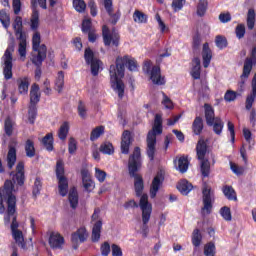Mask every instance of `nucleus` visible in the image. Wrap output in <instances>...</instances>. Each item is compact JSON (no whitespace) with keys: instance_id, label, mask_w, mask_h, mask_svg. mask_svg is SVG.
Instances as JSON below:
<instances>
[{"instance_id":"23","label":"nucleus","mask_w":256,"mask_h":256,"mask_svg":"<svg viewBox=\"0 0 256 256\" xmlns=\"http://www.w3.org/2000/svg\"><path fill=\"white\" fill-rule=\"evenodd\" d=\"M202 59H203V67L207 69L209 65H211V59H213V52L211 48H209V43H204L202 48Z\"/></svg>"},{"instance_id":"14","label":"nucleus","mask_w":256,"mask_h":256,"mask_svg":"<svg viewBox=\"0 0 256 256\" xmlns=\"http://www.w3.org/2000/svg\"><path fill=\"white\" fill-rule=\"evenodd\" d=\"M88 237H89V234L87 233L86 227H81L76 232L72 233L71 243H72L73 249L75 250L79 249V245H81V243H85Z\"/></svg>"},{"instance_id":"16","label":"nucleus","mask_w":256,"mask_h":256,"mask_svg":"<svg viewBox=\"0 0 256 256\" xmlns=\"http://www.w3.org/2000/svg\"><path fill=\"white\" fill-rule=\"evenodd\" d=\"M147 155L150 161H155V147L157 145V136L155 133L148 132L147 134Z\"/></svg>"},{"instance_id":"52","label":"nucleus","mask_w":256,"mask_h":256,"mask_svg":"<svg viewBox=\"0 0 256 256\" xmlns=\"http://www.w3.org/2000/svg\"><path fill=\"white\" fill-rule=\"evenodd\" d=\"M84 59L86 62V65H89V63H93V61H96L97 58H95V53L91 48H86L84 52Z\"/></svg>"},{"instance_id":"31","label":"nucleus","mask_w":256,"mask_h":256,"mask_svg":"<svg viewBox=\"0 0 256 256\" xmlns=\"http://www.w3.org/2000/svg\"><path fill=\"white\" fill-rule=\"evenodd\" d=\"M17 84L20 95H27L29 93V78H19Z\"/></svg>"},{"instance_id":"60","label":"nucleus","mask_w":256,"mask_h":256,"mask_svg":"<svg viewBox=\"0 0 256 256\" xmlns=\"http://www.w3.org/2000/svg\"><path fill=\"white\" fill-rule=\"evenodd\" d=\"M185 5V0H173L172 1V8L177 13V11H181L183 6Z\"/></svg>"},{"instance_id":"55","label":"nucleus","mask_w":256,"mask_h":256,"mask_svg":"<svg viewBox=\"0 0 256 256\" xmlns=\"http://www.w3.org/2000/svg\"><path fill=\"white\" fill-rule=\"evenodd\" d=\"M238 95H239V93H237L233 90H227L224 95V101H226L227 103H231V102L235 101V99H237Z\"/></svg>"},{"instance_id":"34","label":"nucleus","mask_w":256,"mask_h":256,"mask_svg":"<svg viewBox=\"0 0 256 256\" xmlns=\"http://www.w3.org/2000/svg\"><path fill=\"white\" fill-rule=\"evenodd\" d=\"M210 127L213 128L215 135L221 136V133H223V128L225 127V122H223L221 117H216V120L212 122Z\"/></svg>"},{"instance_id":"19","label":"nucleus","mask_w":256,"mask_h":256,"mask_svg":"<svg viewBox=\"0 0 256 256\" xmlns=\"http://www.w3.org/2000/svg\"><path fill=\"white\" fill-rule=\"evenodd\" d=\"M150 79L154 85H165V78L161 77V67H152L150 71Z\"/></svg>"},{"instance_id":"33","label":"nucleus","mask_w":256,"mask_h":256,"mask_svg":"<svg viewBox=\"0 0 256 256\" xmlns=\"http://www.w3.org/2000/svg\"><path fill=\"white\" fill-rule=\"evenodd\" d=\"M24 149H25L26 157H29V159H33V157H35L36 150H35V142H33V140L31 139L26 140Z\"/></svg>"},{"instance_id":"61","label":"nucleus","mask_w":256,"mask_h":256,"mask_svg":"<svg viewBox=\"0 0 256 256\" xmlns=\"http://www.w3.org/2000/svg\"><path fill=\"white\" fill-rule=\"evenodd\" d=\"M100 251L102 256H109V253H111V245L109 242H104L100 247Z\"/></svg>"},{"instance_id":"15","label":"nucleus","mask_w":256,"mask_h":256,"mask_svg":"<svg viewBox=\"0 0 256 256\" xmlns=\"http://www.w3.org/2000/svg\"><path fill=\"white\" fill-rule=\"evenodd\" d=\"M105 11L108 13L110 17L111 25H117L119 23V19H121V10L113 13V0H104L103 2Z\"/></svg>"},{"instance_id":"64","label":"nucleus","mask_w":256,"mask_h":256,"mask_svg":"<svg viewBox=\"0 0 256 256\" xmlns=\"http://www.w3.org/2000/svg\"><path fill=\"white\" fill-rule=\"evenodd\" d=\"M111 249H112V256H123V250L121 249V246L117 244H112Z\"/></svg>"},{"instance_id":"3","label":"nucleus","mask_w":256,"mask_h":256,"mask_svg":"<svg viewBox=\"0 0 256 256\" xmlns=\"http://www.w3.org/2000/svg\"><path fill=\"white\" fill-rule=\"evenodd\" d=\"M30 28L35 33L32 36V50L33 54L31 61L36 65H41L45 59H47V45L41 44V33L37 31L39 29V10H37V1H32V14L30 18Z\"/></svg>"},{"instance_id":"28","label":"nucleus","mask_w":256,"mask_h":256,"mask_svg":"<svg viewBox=\"0 0 256 256\" xmlns=\"http://www.w3.org/2000/svg\"><path fill=\"white\" fill-rule=\"evenodd\" d=\"M256 97V74L252 79V93L246 98V109L249 111L251 107H253V103H255Z\"/></svg>"},{"instance_id":"25","label":"nucleus","mask_w":256,"mask_h":256,"mask_svg":"<svg viewBox=\"0 0 256 256\" xmlns=\"http://www.w3.org/2000/svg\"><path fill=\"white\" fill-rule=\"evenodd\" d=\"M196 155L197 159H205V155H207V143L205 140L200 139L196 145Z\"/></svg>"},{"instance_id":"18","label":"nucleus","mask_w":256,"mask_h":256,"mask_svg":"<svg viewBox=\"0 0 256 256\" xmlns=\"http://www.w3.org/2000/svg\"><path fill=\"white\" fill-rule=\"evenodd\" d=\"M49 245L51 249H63L65 238L59 233H52L49 237Z\"/></svg>"},{"instance_id":"41","label":"nucleus","mask_w":256,"mask_h":256,"mask_svg":"<svg viewBox=\"0 0 256 256\" xmlns=\"http://www.w3.org/2000/svg\"><path fill=\"white\" fill-rule=\"evenodd\" d=\"M149 16L143 13L141 10H135L133 13L134 23H147Z\"/></svg>"},{"instance_id":"24","label":"nucleus","mask_w":256,"mask_h":256,"mask_svg":"<svg viewBox=\"0 0 256 256\" xmlns=\"http://www.w3.org/2000/svg\"><path fill=\"white\" fill-rule=\"evenodd\" d=\"M41 101V92H39V86L33 84L30 89V105L37 107V103Z\"/></svg>"},{"instance_id":"63","label":"nucleus","mask_w":256,"mask_h":256,"mask_svg":"<svg viewBox=\"0 0 256 256\" xmlns=\"http://www.w3.org/2000/svg\"><path fill=\"white\" fill-rule=\"evenodd\" d=\"M12 8L14 15H19L21 13V0H12Z\"/></svg>"},{"instance_id":"12","label":"nucleus","mask_w":256,"mask_h":256,"mask_svg":"<svg viewBox=\"0 0 256 256\" xmlns=\"http://www.w3.org/2000/svg\"><path fill=\"white\" fill-rule=\"evenodd\" d=\"M134 141L135 138L133 137V133L129 130H124L120 142V151L122 155H129V149Z\"/></svg>"},{"instance_id":"56","label":"nucleus","mask_w":256,"mask_h":256,"mask_svg":"<svg viewBox=\"0 0 256 256\" xmlns=\"http://www.w3.org/2000/svg\"><path fill=\"white\" fill-rule=\"evenodd\" d=\"M95 177L99 183H104L105 179H107V172L99 168H95Z\"/></svg>"},{"instance_id":"38","label":"nucleus","mask_w":256,"mask_h":256,"mask_svg":"<svg viewBox=\"0 0 256 256\" xmlns=\"http://www.w3.org/2000/svg\"><path fill=\"white\" fill-rule=\"evenodd\" d=\"M177 171H180V173H187L189 169V159L187 156H181L178 159V167H176Z\"/></svg>"},{"instance_id":"45","label":"nucleus","mask_w":256,"mask_h":256,"mask_svg":"<svg viewBox=\"0 0 256 256\" xmlns=\"http://www.w3.org/2000/svg\"><path fill=\"white\" fill-rule=\"evenodd\" d=\"M100 152L104 155H113V153H115V148L113 147L112 143L106 142L101 144Z\"/></svg>"},{"instance_id":"36","label":"nucleus","mask_w":256,"mask_h":256,"mask_svg":"<svg viewBox=\"0 0 256 256\" xmlns=\"http://www.w3.org/2000/svg\"><path fill=\"white\" fill-rule=\"evenodd\" d=\"M63 87H65V72L59 71L55 80V90L58 93H61L63 91Z\"/></svg>"},{"instance_id":"58","label":"nucleus","mask_w":256,"mask_h":256,"mask_svg":"<svg viewBox=\"0 0 256 256\" xmlns=\"http://www.w3.org/2000/svg\"><path fill=\"white\" fill-rule=\"evenodd\" d=\"M76 151H77V140L71 137L68 142V153H70V155H75Z\"/></svg>"},{"instance_id":"11","label":"nucleus","mask_w":256,"mask_h":256,"mask_svg":"<svg viewBox=\"0 0 256 256\" xmlns=\"http://www.w3.org/2000/svg\"><path fill=\"white\" fill-rule=\"evenodd\" d=\"M165 181V173L163 170H159L155 177L152 180V183L150 185V197L151 199H155L157 197V193H159V190L163 186V183Z\"/></svg>"},{"instance_id":"46","label":"nucleus","mask_w":256,"mask_h":256,"mask_svg":"<svg viewBox=\"0 0 256 256\" xmlns=\"http://www.w3.org/2000/svg\"><path fill=\"white\" fill-rule=\"evenodd\" d=\"M72 5L77 13H85V9H87L85 0H73Z\"/></svg>"},{"instance_id":"48","label":"nucleus","mask_w":256,"mask_h":256,"mask_svg":"<svg viewBox=\"0 0 256 256\" xmlns=\"http://www.w3.org/2000/svg\"><path fill=\"white\" fill-rule=\"evenodd\" d=\"M101 63H102L101 60L96 59L88 64L90 65V69L93 77H97V75H99V69L101 68Z\"/></svg>"},{"instance_id":"9","label":"nucleus","mask_w":256,"mask_h":256,"mask_svg":"<svg viewBox=\"0 0 256 256\" xmlns=\"http://www.w3.org/2000/svg\"><path fill=\"white\" fill-rule=\"evenodd\" d=\"M109 75H110V83L111 87L114 88V91H117L119 99H123L125 97V83H123V77L119 75L113 67L109 68Z\"/></svg>"},{"instance_id":"26","label":"nucleus","mask_w":256,"mask_h":256,"mask_svg":"<svg viewBox=\"0 0 256 256\" xmlns=\"http://www.w3.org/2000/svg\"><path fill=\"white\" fill-rule=\"evenodd\" d=\"M205 125L203 124V118L197 116L192 123V132L194 135H201L203 133Z\"/></svg>"},{"instance_id":"13","label":"nucleus","mask_w":256,"mask_h":256,"mask_svg":"<svg viewBox=\"0 0 256 256\" xmlns=\"http://www.w3.org/2000/svg\"><path fill=\"white\" fill-rule=\"evenodd\" d=\"M254 65H256V46L252 48L251 57L246 58L244 61L243 72L240 76L241 79H249Z\"/></svg>"},{"instance_id":"49","label":"nucleus","mask_w":256,"mask_h":256,"mask_svg":"<svg viewBox=\"0 0 256 256\" xmlns=\"http://www.w3.org/2000/svg\"><path fill=\"white\" fill-rule=\"evenodd\" d=\"M0 22L5 29H9V26L11 25V17L9 14H7V12L0 11Z\"/></svg>"},{"instance_id":"22","label":"nucleus","mask_w":256,"mask_h":256,"mask_svg":"<svg viewBox=\"0 0 256 256\" xmlns=\"http://www.w3.org/2000/svg\"><path fill=\"white\" fill-rule=\"evenodd\" d=\"M6 161L8 169H13V167H15V163H17V148L11 144L8 146Z\"/></svg>"},{"instance_id":"53","label":"nucleus","mask_w":256,"mask_h":256,"mask_svg":"<svg viewBox=\"0 0 256 256\" xmlns=\"http://www.w3.org/2000/svg\"><path fill=\"white\" fill-rule=\"evenodd\" d=\"M82 33L86 34L90 31H93L95 28H93V23L91 22V19H85L82 21Z\"/></svg>"},{"instance_id":"51","label":"nucleus","mask_w":256,"mask_h":256,"mask_svg":"<svg viewBox=\"0 0 256 256\" xmlns=\"http://www.w3.org/2000/svg\"><path fill=\"white\" fill-rule=\"evenodd\" d=\"M220 215L224 219V221H232L233 220V216L231 215V208H229L228 206H223L220 209Z\"/></svg>"},{"instance_id":"29","label":"nucleus","mask_w":256,"mask_h":256,"mask_svg":"<svg viewBox=\"0 0 256 256\" xmlns=\"http://www.w3.org/2000/svg\"><path fill=\"white\" fill-rule=\"evenodd\" d=\"M200 173L202 177L205 179L211 175V162H209V159H200Z\"/></svg>"},{"instance_id":"30","label":"nucleus","mask_w":256,"mask_h":256,"mask_svg":"<svg viewBox=\"0 0 256 256\" xmlns=\"http://www.w3.org/2000/svg\"><path fill=\"white\" fill-rule=\"evenodd\" d=\"M177 189L180 191L181 195H189V193L193 191V184L187 180H182L178 183Z\"/></svg>"},{"instance_id":"1","label":"nucleus","mask_w":256,"mask_h":256,"mask_svg":"<svg viewBox=\"0 0 256 256\" xmlns=\"http://www.w3.org/2000/svg\"><path fill=\"white\" fill-rule=\"evenodd\" d=\"M12 180H5L3 188L0 189V215L4 213V225H10L12 238L18 247L27 251V242L23 231L19 229V222L17 221V196L13 194L15 185L23 187L25 185V162L20 161L16 165V172H10ZM12 217V222H11Z\"/></svg>"},{"instance_id":"7","label":"nucleus","mask_w":256,"mask_h":256,"mask_svg":"<svg viewBox=\"0 0 256 256\" xmlns=\"http://www.w3.org/2000/svg\"><path fill=\"white\" fill-rule=\"evenodd\" d=\"M202 203V215L205 216V212L206 215H211V212L213 211V203H215V190L211 188L207 182H205L202 187Z\"/></svg>"},{"instance_id":"39","label":"nucleus","mask_w":256,"mask_h":256,"mask_svg":"<svg viewBox=\"0 0 256 256\" xmlns=\"http://www.w3.org/2000/svg\"><path fill=\"white\" fill-rule=\"evenodd\" d=\"M246 25L249 31L255 29V9L250 8L247 13Z\"/></svg>"},{"instance_id":"42","label":"nucleus","mask_w":256,"mask_h":256,"mask_svg":"<svg viewBox=\"0 0 256 256\" xmlns=\"http://www.w3.org/2000/svg\"><path fill=\"white\" fill-rule=\"evenodd\" d=\"M105 133V126H97L90 133V141H97Z\"/></svg>"},{"instance_id":"37","label":"nucleus","mask_w":256,"mask_h":256,"mask_svg":"<svg viewBox=\"0 0 256 256\" xmlns=\"http://www.w3.org/2000/svg\"><path fill=\"white\" fill-rule=\"evenodd\" d=\"M41 189H43V181L39 177H36L32 186V196L34 199H37L41 195Z\"/></svg>"},{"instance_id":"17","label":"nucleus","mask_w":256,"mask_h":256,"mask_svg":"<svg viewBox=\"0 0 256 256\" xmlns=\"http://www.w3.org/2000/svg\"><path fill=\"white\" fill-rule=\"evenodd\" d=\"M81 177H82V183L85 191L88 193H91L93 189H95V182L91 179V174L89 173V170L83 168L81 171Z\"/></svg>"},{"instance_id":"4","label":"nucleus","mask_w":256,"mask_h":256,"mask_svg":"<svg viewBox=\"0 0 256 256\" xmlns=\"http://www.w3.org/2000/svg\"><path fill=\"white\" fill-rule=\"evenodd\" d=\"M56 178L58 179V191L61 197H67L71 209L79 207V192L77 187L73 186L69 190V180L65 177V164L62 160L56 162Z\"/></svg>"},{"instance_id":"10","label":"nucleus","mask_w":256,"mask_h":256,"mask_svg":"<svg viewBox=\"0 0 256 256\" xmlns=\"http://www.w3.org/2000/svg\"><path fill=\"white\" fill-rule=\"evenodd\" d=\"M102 39L105 47H111V43L114 45V47H119L121 36H119V33L111 34L109 27L107 25H103Z\"/></svg>"},{"instance_id":"8","label":"nucleus","mask_w":256,"mask_h":256,"mask_svg":"<svg viewBox=\"0 0 256 256\" xmlns=\"http://www.w3.org/2000/svg\"><path fill=\"white\" fill-rule=\"evenodd\" d=\"M13 51H15L13 46L8 47L5 50L4 55L2 56L3 75L6 81H9V79H13Z\"/></svg>"},{"instance_id":"21","label":"nucleus","mask_w":256,"mask_h":256,"mask_svg":"<svg viewBox=\"0 0 256 256\" xmlns=\"http://www.w3.org/2000/svg\"><path fill=\"white\" fill-rule=\"evenodd\" d=\"M103 229V220H97L92 227L91 241L92 243H99L101 239V231Z\"/></svg>"},{"instance_id":"54","label":"nucleus","mask_w":256,"mask_h":256,"mask_svg":"<svg viewBox=\"0 0 256 256\" xmlns=\"http://www.w3.org/2000/svg\"><path fill=\"white\" fill-rule=\"evenodd\" d=\"M215 243L213 242H208L204 246V255L205 256H215Z\"/></svg>"},{"instance_id":"2","label":"nucleus","mask_w":256,"mask_h":256,"mask_svg":"<svg viewBox=\"0 0 256 256\" xmlns=\"http://www.w3.org/2000/svg\"><path fill=\"white\" fill-rule=\"evenodd\" d=\"M143 161L141 160V148L136 146L133 153L128 159V173L132 179H134V189L136 197H140V209L142 211V223L141 228L142 237L147 239L149 235V226L147 224L151 220V213H153V205L149 203V196L143 194L145 189V182L143 181V176L139 174Z\"/></svg>"},{"instance_id":"27","label":"nucleus","mask_w":256,"mask_h":256,"mask_svg":"<svg viewBox=\"0 0 256 256\" xmlns=\"http://www.w3.org/2000/svg\"><path fill=\"white\" fill-rule=\"evenodd\" d=\"M41 143L43 145V147H45L46 151H53L55 149V147L53 146V144L55 143V138H53V133H48L46 134L42 140Z\"/></svg>"},{"instance_id":"47","label":"nucleus","mask_w":256,"mask_h":256,"mask_svg":"<svg viewBox=\"0 0 256 256\" xmlns=\"http://www.w3.org/2000/svg\"><path fill=\"white\" fill-rule=\"evenodd\" d=\"M37 119V106L30 105L28 108V121L31 125H35Z\"/></svg>"},{"instance_id":"50","label":"nucleus","mask_w":256,"mask_h":256,"mask_svg":"<svg viewBox=\"0 0 256 256\" xmlns=\"http://www.w3.org/2000/svg\"><path fill=\"white\" fill-rule=\"evenodd\" d=\"M4 132L7 135V137H11L13 135V120H11V118L5 119Z\"/></svg>"},{"instance_id":"6","label":"nucleus","mask_w":256,"mask_h":256,"mask_svg":"<svg viewBox=\"0 0 256 256\" xmlns=\"http://www.w3.org/2000/svg\"><path fill=\"white\" fill-rule=\"evenodd\" d=\"M125 67L131 72L139 71V63L130 55L118 56L115 64L110 65V69L114 68V71L118 72L120 77H125Z\"/></svg>"},{"instance_id":"59","label":"nucleus","mask_w":256,"mask_h":256,"mask_svg":"<svg viewBox=\"0 0 256 256\" xmlns=\"http://www.w3.org/2000/svg\"><path fill=\"white\" fill-rule=\"evenodd\" d=\"M162 96H163L162 105H164L166 109H173L174 106L171 98H169V96H167L165 92H162Z\"/></svg>"},{"instance_id":"35","label":"nucleus","mask_w":256,"mask_h":256,"mask_svg":"<svg viewBox=\"0 0 256 256\" xmlns=\"http://www.w3.org/2000/svg\"><path fill=\"white\" fill-rule=\"evenodd\" d=\"M207 9H209V0H199L197 4L196 14L198 15V17H205Z\"/></svg>"},{"instance_id":"44","label":"nucleus","mask_w":256,"mask_h":256,"mask_svg":"<svg viewBox=\"0 0 256 256\" xmlns=\"http://www.w3.org/2000/svg\"><path fill=\"white\" fill-rule=\"evenodd\" d=\"M215 44L218 49L223 50L227 49V45H229V42L227 41V37L223 35H217L215 37Z\"/></svg>"},{"instance_id":"20","label":"nucleus","mask_w":256,"mask_h":256,"mask_svg":"<svg viewBox=\"0 0 256 256\" xmlns=\"http://www.w3.org/2000/svg\"><path fill=\"white\" fill-rule=\"evenodd\" d=\"M204 115L206 119V125H208V127H211V125H213V122L217 121V117H215V109L213 108V106H211V104H204Z\"/></svg>"},{"instance_id":"43","label":"nucleus","mask_w":256,"mask_h":256,"mask_svg":"<svg viewBox=\"0 0 256 256\" xmlns=\"http://www.w3.org/2000/svg\"><path fill=\"white\" fill-rule=\"evenodd\" d=\"M67 135H69V122H64L58 130V137L61 141H65Z\"/></svg>"},{"instance_id":"40","label":"nucleus","mask_w":256,"mask_h":256,"mask_svg":"<svg viewBox=\"0 0 256 256\" xmlns=\"http://www.w3.org/2000/svg\"><path fill=\"white\" fill-rule=\"evenodd\" d=\"M203 241V234H201V230L196 228L192 232V245L194 247H201V243Z\"/></svg>"},{"instance_id":"32","label":"nucleus","mask_w":256,"mask_h":256,"mask_svg":"<svg viewBox=\"0 0 256 256\" xmlns=\"http://www.w3.org/2000/svg\"><path fill=\"white\" fill-rule=\"evenodd\" d=\"M222 192L228 201H237V192L233 186L225 185L222 188Z\"/></svg>"},{"instance_id":"57","label":"nucleus","mask_w":256,"mask_h":256,"mask_svg":"<svg viewBox=\"0 0 256 256\" xmlns=\"http://www.w3.org/2000/svg\"><path fill=\"white\" fill-rule=\"evenodd\" d=\"M245 24H238L235 28V35L237 39H243L245 37Z\"/></svg>"},{"instance_id":"5","label":"nucleus","mask_w":256,"mask_h":256,"mask_svg":"<svg viewBox=\"0 0 256 256\" xmlns=\"http://www.w3.org/2000/svg\"><path fill=\"white\" fill-rule=\"evenodd\" d=\"M12 27L14 29L15 36L19 41L18 53L20 55V59L25 61V59H27V33L23 31V18L21 16H16Z\"/></svg>"},{"instance_id":"62","label":"nucleus","mask_w":256,"mask_h":256,"mask_svg":"<svg viewBox=\"0 0 256 256\" xmlns=\"http://www.w3.org/2000/svg\"><path fill=\"white\" fill-rule=\"evenodd\" d=\"M78 114L82 119H85L87 117V108L85 107V104H83V101H79L78 104Z\"/></svg>"}]
</instances>
